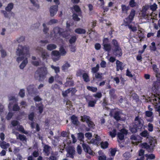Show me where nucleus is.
I'll use <instances>...</instances> for the list:
<instances>
[{"mask_svg":"<svg viewBox=\"0 0 160 160\" xmlns=\"http://www.w3.org/2000/svg\"><path fill=\"white\" fill-rule=\"evenodd\" d=\"M135 123L137 124L136 126L138 127H141L143 125V122L142 119L137 117L135 119Z\"/></svg>","mask_w":160,"mask_h":160,"instance_id":"18","label":"nucleus"},{"mask_svg":"<svg viewBox=\"0 0 160 160\" xmlns=\"http://www.w3.org/2000/svg\"><path fill=\"white\" fill-rule=\"evenodd\" d=\"M93 96L95 98H100L102 96V94L101 92H98L95 94H94Z\"/></svg>","mask_w":160,"mask_h":160,"instance_id":"64","label":"nucleus"},{"mask_svg":"<svg viewBox=\"0 0 160 160\" xmlns=\"http://www.w3.org/2000/svg\"><path fill=\"white\" fill-rule=\"evenodd\" d=\"M87 88L88 90L93 92H96L97 90V88L96 87L88 86Z\"/></svg>","mask_w":160,"mask_h":160,"instance_id":"47","label":"nucleus"},{"mask_svg":"<svg viewBox=\"0 0 160 160\" xmlns=\"http://www.w3.org/2000/svg\"><path fill=\"white\" fill-rule=\"evenodd\" d=\"M58 22V20L55 19H52L50 20L47 23L48 25H51L55 23H56Z\"/></svg>","mask_w":160,"mask_h":160,"instance_id":"52","label":"nucleus"},{"mask_svg":"<svg viewBox=\"0 0 160 160\" xmlns=\"http://www.w3.org/2000/svg\"><path fill=\"white\" fill-rule=\"evenodd\" d=\"M69 89H68L65 91H62V94L64 97H67L68 93H70L69 90Z\"/></svg>","mask_w":160,"mask_h":160,"instance_id":"54","label":"nucleus"},{"mask_svg":"<svg viewBox=\"0 0 160 160\" xmlns=\"http://www.w3.org/2000/svg\"><path fill=\"white\" fill-rule=\"evenodd\" d=\"M32 65L36 66L39 65L41 61L39 58H37L36 57L32 56Z\"/></svg>","mask_w":160,"mask_h":160,"instance_id":"15","label":"nucleus"},{"mask_svg":"<svg viewBox=\"0 0 160 160\" xmlns=\"http://www.w3.org/2000/svg\"><path fill=\"white\" fill-rule=\"evenodd\" d=\"M13 133L16 135L17 139H19L22 141H26V137L24 135L19 134L18 132H15L13 131Z\"/></svg>","mask_w":160,"mask_h":160,"instance_id":"19","label":"nucleus"},{"mask_svg":"<svg viewBox=\"0 0 160 160\" xmlns=\"http://www.w3.org/2000/svg\"><path fill=\"white\" fill-rule=\"evenodd\" d=\"M116 66H117V71H118L119 70H122L123 69L124 66L122 62L117 60L116 62Z\"/></svg>","mask_w":160,"mask_h":160,"instance_id":"21","label":"nucleus"},{"mask_svg":"<svg viewBox=\"0 0 160 160\" xmlns=\"http://www.w3.org/2000/svg\"><path fill=\"white\" fill-rule=\"evenodd\" d=\"M71 120L72 122L74 124H78V121L77 117L74 115H73L72 116Z\"/></svg>","mask_w":160,"mask_h":160,"instance_id":"37","label":"nucleus"},{"mask_svg":"<svg viewBox=\"0 0 160 160\" xmlns=\"http://www.w3.org/2000/svg\"><path fill=\"white\" fill-rule=\"evenodd\" d=\"M88 125V127H89L90 128H93L94 126V124L93 122L91 121L90 120H89V121L87 123Z\"/></svg>","mask_w":160,"mask_h":160,"instance_id":"60","label":"nucleus"},{"mask_svg":"<svg viewBox=\"0 0 160 160\" xmlns=\"http://www.w3.org/2000/svg\"><path fill=\"white\" fill-rule=\"evenodd\" d=\"M67 157L73 158L75 152L74 148L72 147H69L67 149Z\"/></svg>","mask_w":160,"mask_h":160,"instance_id":"10","label":"nucleus"},{"mask_svg":"<svg viewBox=\"0 0 160 160\" xmlns=\"http://www.w3.org/2000/svg\"><path fill=\"white\" fill-rule=\"evenodd\" d=\"M13 8V4L12 3H10L8 4L7 6L5 8V10L8 12H10Z\"/></svg>","mask_w":160,"mask_h":160,"instance_id":"32","label":"nucleus"},{"mask_svg":"<svg viewBox=\"0 0 160 160\" xmlns=\"http://www.w3.org/2000/svg\"><path fill=\"white\" fill-rule=\"evenodd\" d=\"M137 24H135L134 22L132 23V25H128V28L133 32H135L137 31V29L136 27Z\"/></svg>","mask_w":160,"mask_h":160,"instance_id":"25","label":"nucleus"},{"mask_svg":"<svg viewBox=\"0 0 160 160\" xmlns=\"http://www.w3.org/2000/svg\"><path fill=\"white\" fill-rule=\"evenodd\" d=\"M48 73V68L44 66L38 68L35 73L36 77H39L40 78L45 77Z\"/></svg>","mask_w":160,"mask_h":160,"instance_id":"5","label":"nucleus"},{"mask_svg":"<svg viewBox=\"0 0 160 160\" xmlns=\"http://www.w3.org/2000/svg\"><path fill=\"white\" fill-rule=\"evenodd\" d=\"M82 147L85 152L88 153L89 154H91L92 153V150L89 146L88 144L85 143H83L82 144Z\"/></svg>","mask_w":160,"mask_h":160,"instance_id":"16","label":"nucleus"},{"mask_svg":"<svg viewBox=\"0 0 160 160\" xmlns=\"http://www.w3.org/2000/svg\"><path fill=\"white\" fill-rule=\"evenodd\" d=\"M129 5L132 7H136L138 6V4L135 2V0H130L129 2Z\"/></svg>","mask_w":160,"mask_h":160,"instance_id":"43","label":"nucleus"},{"mask_svg":"<svg viewBox=\"0 0 160 160\" xmlns=\"http://www.w3.org/2000/svg\"><path fill=\"white\" fill-rule=\"evenodd\" d=\"M71 65L68 62H66L62 67V69L64 71H65L69 68Z\"/></svg>","mask_w":160,"mask_h":160,"instance_id":"31","label":"nucleus"},{"mask_svg":"<svg viewBox=\"0 0 160 160\" xmlns=\"http://www.w3.org/2000/svg\"><path fill=\"white\" fill-rule=\"evenodd\" d=\"M58 10V6L57 5L52 6L49 9L50 16L51 17L54 16L56 14Z\"/></svg>","mask_w":160,"mask_h":160,"instance_id":"11","label":"nucleus"},{"mask_svg":"<svg viewBox=\"0 0 160 160\" xmlns=\"http://www.w3.org/2000/svg\"><path fill=\"white\" fill-rule=\"evenodd\" d=\"M30 2L33 6L36 9H38L39 8V5L38 3L37 0H30Z\"/></svg>","mask_w":160,"mask_h":160,"instance_id":"30","label":"nucleus"},{"mask_svg":"<svg viewBox=\"0 0 160 160\" xmlns=\"http://www.w3.org/2000/svg\"><path fill=\"white\" fill-rule=\"evenodd\" d=\"M102 45L103 46V49L106 51L109 52L111 50V46L109 43L108 38H106L103 39Z\"/></svg>","mask_w":160,"mask_h":160,"instance_id":"7","label":"nucleus"},{"mask_svg":"<svg viewBox=\"0 0 160 160\" xmlns=\"http://www.w3.org/2000/svg\"><path fill=\"white\" fill-rule=\"evenodd\" d=\"M51 147L49 146L45 145L44 147L43 151L45 154L48 156L50 152Z\"/></svg>","mask_w":160,"mask_h":160,"instance_id":"22","label":"nucleus"},{"mask_svg":"<svg viewBox=\"0 0 160 160\" xmlns=\"http://www.w3.org/2000/svg\"><path fill=\"white\" fill-rule=\"evenodd\" d=\"M108 143L107 142H102L101 143V147L102 148L105 149L108 148Z\"/></svg>","mask_w":160,"mask_h":160,"instance_id":"48","label":"nucleus"},{"mask_svg":"<svg viewBox=\"0 0 160 160\" xmlns=\"http://www.w3.org/2000/svg\"><path fill=\"white\" fill-rule=\"evenodd\" d=\"M41 52V57L43 60H45L46 62H47V60L49 58L50 55L45 50H43L41 48H39L38 50Z\"/></svg>","mask_w":160,"mask_h":160,"instance_id":"8","label":"nucleus"},{"mask_svg":"<svg viewBox=\"0 0 160 160\" xmlns=\"http://www.w3.org/2000/svg\"><path fill=\"white\" fill-rule=\"evenodd\" d=\"M83 78L84 80L86 82H88L89 81V76L88 74L84 73L82 75Z\"/></svg>","mask_w":160,"mask_h":160,"instance_id":"46","label":"nucleus"},{"mask_svg":"<svg viewBox=\"0 0 160 160\" xmlns=\"http://www.w3.org/2000/svg\"><path fill=\"white\" fill-rule=\"evenodd\" d=\"M81 120L83 122H88L90 120V117L89 116L84 115L81 117Z\"/></svg>","mask_w":160,"mask_h":160,"instance_id":"34","label":"nucleus"},{"mask_svg":"<svg viewBox=\"0 0 160 160\" xmlns=\"http://www.w3.org/2000/svg\"><path fill=\"white\" fill-rule=\"evenodd\" d=\"M75 32L77 33L81 34L85 33L86 32V31L83 29L78 28L76 29Z\"/></svg>","mask_w":160,"mask_h":160,"instance_id":"38","label":"nucleus"},{"mask_svg":"<svg viewBox=\"0 0 160 160\" xmlns=\"http://www.w3.org/2000/svg\"><path fill=\"white\" fill-rule=\"evenodd\" d=\"M76 39V38L75 36L72 37L69 40V42L71 44L74 43Z\"/></svg>","mask_w":160,"mask_h":160,"instance_id":"61","label":"nucleus"},{"mask_svg":"<svg viewBox=\"0 0 160 160\" xmlns=\"http://www.w3.org/2000/svg\"><path fill=\"white\" fill-rule=\"evenodd\" d=\"M109 115L112 116L113 115L114 118L117 121L123 120L124 118H123L122 116L124 115L122 114L120 112L113 110H112L109 113Z\"/></svg>","mask_w":160,"mask_h":160,"instance_id":"6","label":"nucleus"},{"mask_svg":"<svg viewBox=\"0 0 160 160\" xmlns=\"http://www.w3.org/2000/svg\"><path fill=\"white\" fill-rule=\"evenodd\" d=\"M19 96L22 98L23 97L25 96V90L23 89L20 90L19 93Z\"/></svg>","mask_w":160,"mask_h":160,"instance_id":"56","label":"nucleus"},{"mask_svg":"<svg viewBox=\"0 0 160 160\" xmlns=\"http://www.w3.org/2000/svg\"><path fill=\"white\" fill-rule=\"evenodd\" d=\"M121 8L123 12L125 13H126L130 9V8L128 6H126L124 5H122Z\"/></svg>","mask_w":160,"mask_h":160,"instance_id":"42","label":"nucleus"},{"mask_svg":"<svg viewBox=\"0 0 160 160\" xmlns=\"http://www.w3.org/2000/svg\"><path fill=\"white\" fill-rule=\"evenodd\" d=\"M102 73H99L98 72H97L95 74V77L96 78L101 79H102Z\"/></svg>","mask_w":160,"mask_h":160,"instance_id":"55","label":"nucleus"},{"mask_svg":"<svg viewBox=\"0 0 160 160\" xmlns=\"http://www.w3.org/2000/svg\"><path fill=\"white\" fill-rule=\"evenodd\" d=\"M140 135L144 137L147 138V141L149 142L150 145L147 143H144L142 144V148H146L149 152L152 151L155 146L156 143V139L155 138L151 137L147 130H145L140 133Z\"/></svg>","mask_w":160,"mask_h":160,"instance_id":"2","label":"nucleus"},{"mask_svg":"<svg viewBox=\"0 0 160 160\" xmlns=\"http://www.w3.org/2000/svg\"><path fill=\"white\" fill-rule=\"evenodd\" d=\"M110 153L111 156H113L115 155L116 152V149L115 148L111 149H110Z\"/></svg>","mask_w":160,"mask_h":160,"instance_id":"62","label":"nucleus"},{"mask_svg":"<svg viewBox=\"0 0 160 160\" xmlns=\"http://www.w3.org/2000/svg\"><path fill=\"white\" fill-rule=\"evenodd\" d=\"M99 65L97 64L96 66L93 67L91 69V72L93 73H95L99 70Z\"/></svg>","mask_w":160,"mask_h":160,"instance_id":"35","label":"nucleus"},{"mask_svg":"<svg viewBox=\"0 0 160 160\" xmlns=\"http://www.w3.org/2000/svg\"><path fill=\"white\" fill-rule=\"evenodd\" d=\"M87 102H88V107H93L96 103L97 100H88Z\"/></svg>","mask_w":160,"mask_h":160,"instance_id":"28","label":"nucleus"},{"mask_svg":"<svg viewBox=\"0 0 160 160\" xmlns=\"http://www.w3.org/2000/svg\"><path fill=\"white\" fill-rule=\"evenodd\" d=\"M138 127L137 126L134 127L133 128H131L130 129L132 133H135L137 132L138 130Z\"/></svg>","mask_w":160,"mask_h":160,"instance_id":"58","label":"nucleus"},{"mask_svg":"<svg viewBox=\"0 0 160 160\" xmlns=\"http://www.w3.org/2000/svg\"><path fill=\"white\" fill-rule=\"evenodd\" d=\"M42 26L43 27V32L45 33H47L48 30V28H47L45 23H43L42 24Z\"/></svg>","mask_w":160,"mask_h":160,"instance_id":"57","label":"nucleus"},{"mask_svg":"<svg viewBox=\"0 0 160 160\" xmlns=\"http://www.w3.org/2000/svg\"><path fill=\"white\" fill-rule=\"evenodd\" d=\"M57 47L56 45L54 44H49L47 45V49L50 51L55 49Z\"/></svg>","mask_w":160,"mask_h":160,"instance_id":"40","label":"nucleus"},{"mask_svg":"<svg viewBox=\"0 0 160 160\" xmlns=\"http://www.w3.org/2000/svg\"><path fill=\"white\" fill-rule=\"evenodd\" d=\"M1 12L3 14L4 17L7 18H10V15H12L14 14L12 12H9L8 13L6 11L4 10L1 11Z\"/></svg>","mask_w":160,"mask_h":160,"instance_id":"33","label":"nucleus"},{"mask_svg":"<svg viewBox=\"0 0 160 160\" xmlns=\"http://www.w3.org/2000/svg\"><path fill=\"white\" fill-rule=\"evenodd\" d=\"M66 107L68 109L72 110L73 109V107L72 104V103L70 101H67L66 103Z\"/></svg>","mask_w":160,"mask_h":160,"instance_id":"36","label":"nucleus"},{"mask_svg":"<svg viewBox=\"0 0 160 160\" xmlns=\"http://www.w3.org/2000/svg\"><path fill=\"white\" fill-rule=\"evenodd\" d=\"M153 113L151 111H147L145 112V115L148 117H150V118L147 119V120L149 122H152L153 121V117H152Z\"/></svg>","mask_w":160,"mask_h":160,"instance_id":"17","label":"nucleus"},{"mask_svg":"<svg viewBox=\"0 0 160 160\" xmlns=\"http://www.w3.org/2000/svg\"><path fill=\"white\" fill-rule=\"evenodd\" d=\"M127 131L126 130L124 129H122L120 132L118 133V137L119 139L122 140L123 139L124 135L127 134Z\"/></svg>","mask_w":160,"mask_h":160,"instance_id":"14","label":"nucleus"},{"mask_svg":"<svg viewBox=\"0 0 160 160\" xmlns=\"http://www.w3.org/2000/svg\"><path fill=\"white\" fill-rule=\"evenodd\" d=\"M0 51L1 53L2 57H5L7 55V53L2 48V47H0Z\"/></svg>","mask_w":160,"mask_h":160,"instance_id":"51","label":"nucleus"},{"mask_svg":"<svg viewBox=\"0 0 160 160\" xmlns=\"http://www.w3.org/2000/svg\"><path fill=\"white\" fill-rule=\"evenodd\" d=\"M135 11L134 10H132L131 11L129 15L128 18L127 19V21H128V23L131 22V21L133 19L134 17L135 16Z\"/></svg>","mask_w":160,"mask_h":160,"instance_id":"20","label":"nucleus"},{"mask_svg":"<svg viewBox=\"0 0 160 160\" xmlns=\"http://www.w3.org/2000/svg\"><path fill=\"white\" fill-rule=\"evenodd\" d=\"M148 130L150 132H152L153 130V126L152 124L149 123L148 125Z\"/></svg>","mask_w":160,"mask_h":160,"instance_id":"63","label":"nucleus"},{"mask_svg":"<svg viewBox=\"0 0 160 160\" xmlns=\"http://www.w3.org/2000/svg\"><path fill=\"white\" fill-rule=\"evenodd\" d=\"M152 98H153L151 99L150 101L153 104L157 105L158 103H160V96H157L154 95Z\"/></svg>","mask_w":160,"mask_h":160,"instance_id":"12","label":"nucleus"},{"mask_svg":"<svg viewBox=\"0 0 160 160\" xmlns=\"http://www.w3.org/2000/svg\"><path fill=\"white\" fill-rule=\"evenodd\" d=\"M157 8V5L155 3L150 6L145 5L142 8L141 11L142 17L144 18H147L149 16H153L152 12L155 11Z\"/></svg>","mask_w":160,"mask_h":160,"instance_id":"3","label":"nucleus"},{"mask_svg":"<svg viewBox=\"0 0 160 160\" xmlns=\"http://www.w3.org/2000/svg\"><path fill=\"white\" fill-rule=\"evenodd\" d=\"M111 43L113 49L120 47L119 43L115 39H113L112 40Z\"/></svg>","mask_w":160,"mask_h":160,"instance_id":"24","label":"nucleus"},{"mask_svg":"<svg viewBox=\"0 0 160 160\" xmlns=\"http://www.w3.org/2000/svg\"><path fill=\"white\" fill-rule=\"evenodd\" d=\"M139 136H135L134 135L131 136V138L132 141H134L135 142L132 141V143L134 144L138 145L139 142V141L138 139V138H139Z\"/></svg>","mask_w":160,"mask_h":160,"instance_id":"23","label":"nucleus"},{"mask_svg":"<svg viewBox=\"0 0 160 160\" xmlns=\"http://www.w3.org/2000/svg\"><path fill=\"white\" fill-rule=\"evenodd\" d=\"M152 67L153 71L155 72L157 74H156V77H158V69L157 68V66L155 64H153L152 65Z\"/></svg>","mask_w":160,"mask_h":160,"instance_id":"49","label":"nucleus"},{"mask_svg":"<svg viewBox=\"0 0 160 160\" xmlns=\"http://www.w3.org/2000/svg\"><path fill=\"white\" fill-rule=\"evenodd\" d=\"M150 49L151 51H156L157 48L156 46L155 43L154 42H152L151 45L149 46Z\"/></svg>","mask_w":160,"mask_h":160,"instance_id":"41","label":"nucleus"},{"mask_svg":"<svg viewBox=\"0 0 160 160\" xmlns=\"http://www.w3.org/2000/svg\"><path fill=\"white\" fill-rule=\"evenodd\" d=\"M17 130L24 134H27L28 133V132L24 130L23 127L22 126L20 125H18L17 127Z\"/></svg>","mask_w":160,"mask_h":160,"instance_id":"29","label":"nucleus"},{"mask_svg":"<svg viewBox=\"0 0 160 160\" xmlns=\"http://www.w3.org/2000/svg\"><path fill=\"white\" fill-rule=\"evenodd\" d=\"M16 54L18 56L17 58L16 61L18 63L22 62L19 67L20 69H22L28 62V59L30 56L29 48L19 45L17 49Z\"/></svg>","mask_w":160,"mask_h":160,"instance_id":"1","label":"nucleus"},{"mask_svg":"<svg viewBox=\"0 0 160 160\" xmlns=\"http://www.w3.org/2000/svg\"><path fill=\"white\" fill-rule=\"evenodd\" d=\"M59 51L60 55L65 56L67 53L66 51L63 47H60Z\"/></svg>","mask_w":160,"mask_h":160,"instance_id":"44","label":"nucleus"},{"mask_svg":"<svg viewBox=\"0 0 160 160\" xmlns=\"http://www.w3.org/2000/svg\"><path fill=\"white\" fill-rule=\"evenodd\" d=\"M9 143H6V142L3 141L0 142V146L3 149H7L9 147Z\"/></svg>","mask_w":160,"mask_h":160,"instance_id":"27","label":"nucleus"},{"mask_svg":"<svg viewBox=\"0 0 160 160\" xmlns=\"http://www.w3.org/2000/svg\"><path fill=\"white\" fill-rule=\"evenodd\" d=\"M60 56V54L59 51L54 50L52 52V58L54 61L56 62L59 60Z\"/></svg>","mask_w":160,"mask_h":160,"instance_id":"9","label":"nucleus"},{"mask_svg":"<svg viewBox=\"0 0 160 160\" xmlns=\"http://www.w3.org/2000/svg\"><path fill=\"white\" fill-rule=\"evenodd\" d=\"M62 28H60L58 27L54 28L53 30L54 33H52V36L55 37L56 38L58 34L61 35L62 37L65 38H68L70 35V33L68 31L62 32Z\"/></svg>","mask_w":160,"mask_h":160,"instance_id":"4","label":"nucleus"},{"mask_svg":"<svg viewBox=\"0 0 160 160\" xmlns=\"http://www.w3.org/2000/svg\"><path fill=\"white\" fill-rule=\"evenodd\" d=\"M8 98L9 101L10 102L8 106V108L9 109H10L11 108L12 103H13L15 101V98L13 96H12L9 97Z\"/></svg>","mask_w":160,"mask_h":160,"instance_id":"26","label":"nucleus"},{"mask_svg":"<svg viewBox=\"0 0 160 160\" xmlns=\"http://www.w3.org/2000/svg\"><path fill=\"white\" fill-rule=\"evenodd\" d=\"M33 85H29L27 88V89L29 93L33 91Z\"/></svg>","mask_w":160,"mask_h":160,"instance_id":"59","label":"nucleus"},{"mask_svg":"<svg viewBox=\"0 0 160 160\" xmlns=\"http://www.w3.org/2000/svg\"><path fill=\"white\" fill-rule=\"evenodd\" d=\"M109 135L112 138L115 137L116 135V131L115 129H113L111 131L109 132Z\"/></svg>","mask_w":160,"mask_h":160,"instance_id":"39","label":"nucleus"},{"mask_svg":"<svg viewBox=\"0 0 160 160\" xmlns=\"http://www.w3.org/2000/svg\"><path fill=\"white\" fill-rule=\"evenodd\" d=\"M51 68L54 70L56 73H57L60 72V68L59 67L55 66L53 65L51 66Z\"/></svg>","mask_w":160,"mask_h":160,"instance_id":"45","label":"nucleus"},{"mask_svg":"<svg viewBox=\"0 0 160 160\" xmlns=\"http://www.w3.org/2000/svg\"><path fill=\"white\" fill-rule=\"evenodd\" d=\"M146 157L147 158V159L150 160L153 159L155 158V156L154 154H151L146 155Z\"/></svg>","mask_w":160,"mask_h":160,"instance_id":"50","label":"nucleus"},{"mask_svg":"<svg viewBox=\"0 0 160 160\" xmlns=\"http://www.w3.org/2000/svg\"><path fill=\"white\" fill-rule=\"evenodd\" d=\"M95 139L94 142H92L94 143L95 144H96L97 145L100 142V139L99 138V137L98 136V135H96L95 137Z\"/></svg>","mask_w":160,"mask_h":160,"instance_id":"53","label":"nucleus"},{"mask_svg":"<svg viewBox=\"0 0 160 160\" xmlns=\"http://www.w3.org/2000/svg\"><path fill=\"white\" fill-rule=\"evenodd\" d=\"M113 54L116 56L121 57L122 55V50L120 47L113 49Z\"/></svg>","mask_w":160,"mask_h":160,"instance_id":"13","label":"nucleus"}]
</instances>
